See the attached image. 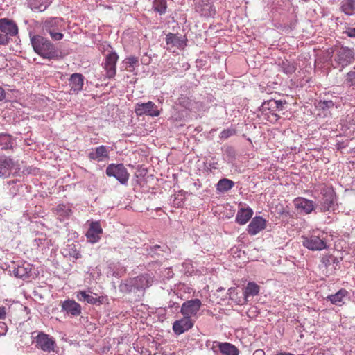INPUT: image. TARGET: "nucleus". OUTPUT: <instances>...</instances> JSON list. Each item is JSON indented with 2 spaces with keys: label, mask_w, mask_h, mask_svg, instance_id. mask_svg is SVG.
<instances>
[{
  "label": "nucleus",
  "mask_w": 355,
  "mask_h": 355,
  "mask_svg": "<svg viewBox=\"0 0 355 355\" xmlns=\"http://www.w3.org/2000/svg\"><path fill=\"white\" fill-rule=\"evenodd\" d=\"M31 40L34 51L43 58L52 60L58 58L55 47L46 38L37 35L33 36Z\"/></svg>",
  "instance_id": "1"
},
{
  "label": "nucleus",
  "mask_w": 355,
  "mask_h": 355,
  "mask_svg": "<svg viewBox=\"0 0 355 355\" xmlns=\"http://www.w3.org/2000/svg\"><path fill=\"white\" fill-rule=\"evenodd\" d=\"M321 198L317 205L320 212L334 211L338 207L337 196L332 187H325L320 191Z\"/></svg>",
  "instance_id": "2"
},
{
  "label": "nucleus",
  "mask_w": 355,
  "mask_h": 355,
  "mask_svg": "<svg viewBox=\"0 0 355 355\" xmlns=\"http://www.w3.org/2000/svg\"><path fill=\"white\" fill-rule=\"evenodd\" d=\"M332 51L335 53L334 61L342 67L348 66L355 61V51L353 48L338 42L332 47Z\"/></svg>",
  "instance_id": "3"
},
{
  "label": "nucleus",
  "mask_w": 355,
  "mask_h": 355,
  "mask_svg": "<svg viewBox=\"0 0 355 355\" xmlns=\"http://www.w3.org/2000/svg\"><path fill=\"white\" fill-rule=\"evenodd\" d=\"M153 278L149 274H142L136 277L126 280V282L120 286L121 290L126 292H132L148 288L152 285Z\"/></svg>",
  "instance_id": "4"
},
{
  "label": "nucleus",
  "mask_w": 355,
  "mask_h": 355,
  "mask_svg": "<svg viewBox=\"0 0 355 355\" xmlns=\"http://www.w3.org/2000/svg\"><path fill=\"white\" fill-rule=\"evenodd\" d=\"M44 33H49L51 37L55 41L63 38V34L60 33L62 28V19L58 17L50 18L45 20L42 25Z\"/></svg>",
  "instance_id": "5"
},
{
  "label": "nucleus",
  "mask_w": 355,
  "mask_h": 355,
  "mask_svg": "<svg viewBox=\"0 0 355 355\" xmlns=\"http://www.w3.org/2000/svg\"><path fill=\"white\" fill-rule=\"evenodd\" d=\"M106 175L109 177H114L121 184L128 182L130 174L123 164H110L106 168Z\"/></svg>",
  "instance_id": "6"
},
{
  "label": "nucleus",
  "mask_w": 355,
  "mask_h": 355,
  "mask_svg": "<svg viewBox=\"0 0 355 355\" xmlns=\"http://www.w3.org/2000/svg\"><path fill=\"white\" fill-rule=\"evenodd\" d=\"M35 347L46 352H54L55 341L49 334L40 332L35 338Z\"/></svg>",
  "instance_id": "7"
},
{
  "label": "nucleus",
  "mask_w": 355,
  "mask_h": 355,
  "mask_svg": "<svg viewBox=\"0 0 355 355\" xmlns=\"http://www.w3.org/2000/svg\"><path fill=\"white\" fill-rule=\"evenodd\" d=\"M293 204L297 211L301 214H309L318 208L314 201L303 197L295 198Z\"/></svg>",
  "instance_id": "8"
},
{
  "label": "nucleus",
  "mask_w": 355,
  "mask_h": 355,
  "mask_svg": "<svg viewBox=\"0 0 355 355\" xmlns=\"http://www.w3.org/2000/svg\"><path fill=\"white\" fill-rule=\"evenodd\" d=\"M135 112L137 116H158L160 114L157 106L152 101L147 103H137L135 107Z\"/></svg>",
  "instance_id": "9"
},
{
  "label": "nucleus",
  "mask_w": 355,
  "mask_h": 355,
  "mask_svg": "<svg viewBox=\"0 0 355 355\" xmlns=\"http://www.w3.org/2000/svg\"><path fill=\"white\" fill-rule=\"evenodd\" d=\"M330 93H325L320 100L317 101L315 107L317 109L322 111L329 110L333 107L338 108L340 105V99L338 96H332L333 98H329Z\"/></svg>",
  "instance_id": "10"
},
{
  "label": "nucleus",
  "mask_w": 355,
  "mask_h": 355,
  "mask_svg": "<svg viewBox=\"0 0 355 355\" xmlns=\"http://www.w3.org/2000/svg\"><path fill=\"white\" fill-rule=\"evenodd\" d=\"M166 43L168 51L176 53L177 51L184 49L186 45V40L180 36L169 33L166 35Z\"/></svg>",
  "instance_id": "11"
},
{
  "label": "nucleus",
  "mask_w": 355,
  "mask_h": 355,
  "mask_svg": "<svg viewBox=\"0 0 355 355\" xmlns=\"http://www.w3.org/2000/svg\"><path fill=\"white\" fill-rule=\"evenodd\" d=\"M302 244L304 247L312 251H320L329 248L324 239H321L319 236L314 235L304 238Z\"/></svg>",
  "instance_id": "12"
},
{
  "label": "nucleus",
  "mask_w": 355,
  "mask_h": 355,
  "mask_svg": "<svg viewBox=\"0 0 355 355\" xmlns=\"http://www.w3.org/2000/svg\"><path fill=\"white\" fill-rule=\"evenodd\" d=\"M103 234V229L99 221H92L89 223V227L86 232V237L89 242L92 243H97Z\"/></svg>",
  "instance_id": "13"
},
{
  "label": "nucleus",
  "mask_w": 355,
  "mask_h": 355,
  "mask_svg": "<svg viewBox=\"0 0 355 355\" xmlns=\"http://www.w3.org/2000/svg\"><path fill=\"white\" fill-rule=\"evenodd\" d=\"M118 58L119 56L115 52L109 53L105 58L104 69L106 71V76L108 78H112L116 75V64L118 61Z\"/></svg>",
  "instance_id": "14"
},
{
  "label": "nucleus",
  "mask_w": 355,
  "mask_h": 355,
  "mask_svg": "<svg viewBox=\"0 0 355 355\" xmlns=\"http://www.w3.org/2000/svg\"><path fill=\"white\" fill-rule=\"evenodd\" d=\"M0 31L8 37H13L18 33V26L13 20L8 18H1L0 19Z\"/></svg>",
  "instance_id": "15"
},
{
  "label": "nucleus",
  "mask_w": 355,
  "mask_h": 355,
  "mask_svg": "<svg viewBox=\"0 0 355 355\" xmlns=\"http://www.w3.org/2000/svg\"><path fill=\"white\" fill-rule=\"evenodd\" d=\"M266 220L264 219L262 216H256L255 217L252 218V220L248 226V233L252 236L256 235L260 231L266 229Z\"/></svg>",
  "instance_id": "16"
},
{
  "label": "nucleus",
  "mask_w": 355,
  "mask_h": 355,
  "mask_svg": "<svg viewBox=\"0 0 355 355\" xmlns=\"http://www.w3.org/2000/svg\"><path fill=\"white\" fill-rule=\"evenodd\" d=\"M193 326V322L189 317L182 318L180 320H175L173 324V330L175 334L180 335L189 330Z\"/></svg>",
  "instance_id": "17"
},
{
  "label": "nucleus",
  "mask_w": 355,
  "mask_h": 355,
  "mask_svg": "<svg viewBox=\"0 0 355 355\" xmlns=\"http://www.w3.org/2000/svg\"><path fill=\"white\" fill-rule=\"evenodd\" d=\"M200 309V300H190L183 303L181 308V313L185 317L191 318L193 315H196Z\"/></svg>",
  "instance_id": "18"
},
{
  "label": "nucleus",
  "mask_w": 355,
  "mask_h": 355,
  "mask_svg": "<svg viewBox=\"0 0 355 355\" xmlns=\"http://www.w3.org/2000/svg\"><path fill=\"white\" fill-rule=\"evenodd\" d=\"M227 295H229L230 300L238 305L246 304L248 302L244 296L242 288L238 289L235 287H231L228 289Z\"/></svg>",
  "instance_id": "19"
},
{
  "label": "nucleus",
  "mask_w": 355,
  "mask_h": 355,
  "mask_svg": "<svg viewBox=\"0 0 355 355\" xmlns=\"http://www.w3.org/2000/svg\"><path fill=\"white\" fill-rule=\"evenodd\" d=\"M254 211L250 207L239 208L235 218V222L243 225L246 224L252 217Z\"/></svg>",
  "instance_id": "20"
},
{
  "label": "nucleus",
  "mask_w": 355,
  "mask_h": 355,
  "mask_svg": "<svg viewBox=\"0 0 355 355\" xmlns=\"http://www.w3.org/2000/svg\"><path fill=\"white\" fill-rule=\"evenodd\" d=\"M90 160L102 162L109 157L107 148L105 146H100L92 149L88 155Z\"/></svg>",
  "instance_id": "21"
},
{
  "label": "nucleus",
  "mask_w": 355,
  "mask_h": 355,
  "mask_svg": "<svg viewBox=\"0 0 355 355\" xmlns=\"http://www.w3.org/2000/svg\"><path fill=\"white\" fill-rule=\"evenodd\" d=\"M62 309L68 314L78 316L81 313V306L73 300H67L62 302Z\"/></svg>",
  "instance_id": "22"
},
{
  "label": "nucleus",
  "mask_w": 355,
  "mask_h": 355,
  "mask_svg": "<svg viewBox=\"0 0 355 355\" xmlns=\"http://www.w3.org/2000/svg\"><path fill=\"white\" fill-rule=\"evenodd\" d=\"M217 345L220 352L223 355H239V349L233 344L230 343H220L218 341L212 343V346Z\"/></svg>",
  "instance_id": "23"
},
{
  "label": "nucleus",
  "mask_w": 355,
  "mask_h": 355,
  "mask_svg": "<svg viewBox=\"0 0 355 355\" xmlns=\"http://www.w3.org/2000/svg\"><path fill=\"white\" fill-rule=\"evenodd\" d=\"M349 292L345 288H340L335 294L329 295L327 297V300L330 301L332 304L336 306H342L345 304L344 299L345 297H349Z\"/></svg>",
  "instance_id": "24"
},
{
  "label": "nucleus",
  "mask_w": 355,
  "mask_h": 355,
  "mask_svg": "<svg viewBox=\"0 0 355 355\" xmlns=\"http://www.w3.org/2000/svg\"><path fill=\"white\" fill-rule=\"evenodd\" d=\"M216 14V8L211 0H201V17L214 18Z\"/></svg>",
  "instance_id": "25"
},
{
  "label": "nucleus",
  "mask_w": 355,
  "mask_h": 355,
  "mask_svg": "<svg viewBox=\"0 0 355 355\" xmlns=\"http://www.w3.org/2000/svg\"><path fill=\"white\" fill-rule=\"evenodd\" d=\"M84 84V76L81 73H73L69 78V86L71 90L78 93L83 89Z\"/></svg>",
  "instance_id": "26"
},
{
  "label": "nucleus",
  "mask_w": 355,
  "mask_h": 355,
  "mask_svg": "<svg viewBox=\"0 0 355 355\" xmlns=\"http://www.w3.org/2000/svg\"><path fill=\"white\" fill-rule=\"evenodd\" d=\"M13 166L12 159L6 156H0V177H7Z\"/></svg>",
  "instance_id": "27"
},
{
  "label": "nucleus",
  "mask_w": 355,
  "mask_h": 355,
  "mask_svg": "<svg viewBox=\"0 0 355 355\" xmlns=\"http://www.w3.org/2000/svg\"><path fill=\"white\" fill-rule=\"evenodd\" d=\"M244 296L249 301L250 297L257 295L260 291V286L254 282H249L245 288H242Z\"/></svg>",
  "instance_id": "28"
},
{
  "label": "nucleus",
  "mask_w": 355,
  "mask_h": 355,
  "mask_svg": "<svg viewBox=\"0 0 355 355\" xmlns=\"http://www.w3.org/2000/svg\"><path fill=\"white\" fill-rule=\"evenodd\" d=\"M234 182L232 180L223 178L218 182L216 187L218 193H223L231 190L234 187Z\"/></svg>",
  "instance_id": "29"
},
{
  "label": "nucleus",
  "mask_w": 355,
  "mask_h": 355,
  "mask_svg": "<svg viewBox=\"0 0 355 355\" xmlns=\"http://www.w3.org/2000/svg\"><path fill=\"white\" fill-rule=\"evenodd\" d=\"M278 66L281 68L282 71L287 75L294 73L297 69L296 64L286 59L279 61Z\"/></svg>",
  "instance_id": "30"
},
{
  "label": "nucleus",
  "mask_w": 355,
  "mask_h": 355,
  "mask_svg": "<svg viewBox=\"0 0 355 355\" xmlns=\"http://www.w3.org/2000/svg\"><path fill=\"white\" fill-rule=\"evenodd\" d=\"M52 0H28V5L33 10L42 12L51 3Z\"/></svg>",
  "instance_id": "31"
},
{
  "label": "nucleus",
  "mask_w": 355,
  "mask_h": 355,
  "mask_svg": "<svg viewBox=\"0 0 355 355\" xmlns=\"http://www.w3.org/2000/svg\"><path fill=\"white\" fill-rule=\"evenodd\" d=\"M15 140L8 134H0V147L3 150L12 149Z\"/></svg>",
  "instance_id": "32"
},
{
  "label": "nucleus",
  "mask_w": 355,
  "mask_h": 355,
  "mask_svg": "<svg viewBox=\"0 0 355 355\" xmlns=\"http://www.w3.org/2000/svg\"><path fill=\"white\" fill-rule=\"evenodd\" d=\"M340 10L347 15L355 14V0H343Z\"/></svg>",
  "instance_id": "33"
},
{
  "label": "nucleus",
  "mask_w": 355,
  "mask_h": 355,
  "mask_svg": "<svg viewBox=\"0 0 355 355\" xmlns=\"http://www.w3.org/2000/svg\"><path fill=\"white\" fill-rule=\"evenodd\" d=\"M205 94L207 96L203 98V101L201 102V110L204 112H207L211 106L216 105L214 96L211 93L207 92L206 91Z\"/></svg>",
  "instance_id": "34"
},
{
  "label": "nucleus",
  "mask_w": 355,
  "mask_h": 355,
  "mask_svg": "<svg viewBox=\"0 0 355 355\" xmlns=\"http://www.w3.org/2000/svg\"><path fill=\"white\" fill-rule=\"evenodd\" d=\"M77 297L79 300L83 299L87 303L91 304H96L101 303V300H100L101 297H94L92 295L87 293V292L84 291H79L78 293Z\"/></svg>",
  "instance_id": "35"
},
{
  "label": "nucleus",
  "mask_w": 355,
  "mask_h": 355,
  "mask_svg": "<svg viewBox=\"0 0 355 355\" xmlns=\"http://www.w3.org/2000/svg\"><path fill=\"white\" fill-rule=\"evenodd\" d=\"M287 102L285 100H275L272 98L270 106V112L277 111H281L285 109V105Z\"/></svg>",
  "instance_id": "36"
},
{
  "label": "nucleus",
  "mask_w": 355,
  "mask_h": 355,
  "mask_svg": "<svg viewBox=\"0 0 355 355\" xmlns=\"http://www.w3.org/2000/svg\"><path fill=\"white\" fill-rule=\"evenodd\" d=\"M166 0H155L153 1L154 10L160 15L166 12Z\"/></svg>",
  "instance_id": "37"
},
{
  "label": "nucleus",
  "mask_w": 355,
  "mask_h": 355,
  "mask_svg": "<svg viewBox=\"0 0 355 355\" xmlns=\"http://www.w3.org/2000/svg\"><path fill=\"white\" fill-rule=\"evenodd\" d=\"M277 213L282 217L293 218L294 213H291L288 206L284 207L283 205H279L276 207Z\"/></svg>",
  "instance_id": "38"
},
{
  "label": "nucleus",
  "mask_w": 355,
  "mask_h": 355,
  "mask_svg": "<svg viewBox=\"0 0 355 355\" xmlns=\"http://www.w3.org/2000/svg\"><path fill=\"white\" fill-rule=\"evenodd\" d=\"M55 212L57 214L62 216H69L71 213V210L64 205L60 204L56 207Z\"/></svg>",
  "instance_id": "39"
},
{
  "label": "nucleus",
  "mask_w": 355,
  "mask_h": 355,
  "mask_svg": "<svg viewBox=\"0 0 355 355\" xmlns=\"http://www.w3.org/2000/svg\"><path fill=\"white\" fill-rule=\"evenodd\" d=\"M347 86L355 89V71H351L347 73L345 81Z\"/></svg>",
  "instance_id": "40"
},
{
  "label": "nucleus",
  "mask_w": 355,
  "mask_h": 355,
  "mask_svg": "<svg viewBox=\"0 0 355 355\" xmlns=\"http://www.w3.org/2000/svg\"><path fill=\"white\" fill-rule=\"evenodd\" d=\"M272 99L264 101L261 106L258 107V112H260L262 114L266 115L270 112V103Z\"/></svg>",
  "instance_id": "41"
},
{
  "label": "nucleus",
  "mask_w": 355,
  "mask_h": 355,
  "mask_svg": "<svg viewBox=\"0 0 355 355\" xmlns=\"http://www.w3.org/2000/svg\"><path fill=\"white\" fill-rule=\"evenodd\" d=\"M13 272L15 277L24 278L28 276V270L26 268L19 266L14 270Z\"/></svg>",
  "instance_id": "42"
},
{
  "label": "nucleus",
  "mask_w": 355,
  "mask_h": 355,
  "mask_svg": "<svg viewBox=\"0 0 355 355\" xmlns=\"http://www.w3.org/2000/svg\"><path fill=\"white\" fill-rule=\"evenodd\" d=\"M124 62L128 64V70L132 71L135 69V65L139 64V59L135 56H130L127 58Z\"/></svg>",
  "instance_id": "43"
},
{
  "label": "nucleus",
  "mask_w": 355,
  "mask_h": 355,
  "mask_svg": "<svg viewBox=\"0 0 355 355\" xmlns=\"http://www.w3.org/2000/svg\"><path fill=\"white\" fill-rule=\"evenodd\" d=\"M236 130L233 128L224 129L220 135V138L223 140L228 139L230 137L236 135Z\"/></svg>",
  "instance_id": "44"
},
{
  "label": "nucleus",
  "mask_w": 355,
  "mask_h": 355,
  "mask_svg": "<svg viewBox=\"0 0 355 355\" xmlns=\"http://www.w3.org/2000/svg\"><path fill=\"white\" fill-rule=\"evenodd\" d=\"M69 253L71 257L74 258L75 259H78L80 258L81 255L78 250H76V246L74 245H70L68 246Z\"/></svg>",
  "instance_id": "45"
},
{
  "label": "nucleus",
  "mask_w": 355,
  "mask_h": 355,
  "mask_svg": "<svg viewBox=\"0 0 355 355\" xmlns=\"http://www.w3.org/2000/svg\"><path fill=\"white\" fill-rule=\"evenodd\" d=\"M343 34L346 35L349 37L355 38V24L345 27V30Z\"/></svg>",
  "instance_id": "46"
},
{
  "label": "nucleus",
  "mask_w": 355,
  "mask_h": 355,
  "mask_svg": "<svg viewBox=\"0 0 355 355\" xmlns=\"http://www.w3.org/2000/svg\"><path fill=\"white\" fill-rule=\"evenodd\" d=\"M333 259L332 254H324L321 257L320 262L326 267L328 268L331 264V259Z\"/></svg>",
  "instance_id": "47"
},
{
  "label": "nucleus",
  "mask_w": 355,
  "mask_h": 355,
  "mask_svg": "<svg viewBox=\"0 0 355 355\" xmlns=\"http://www.w3.org/2000/svg\"><path fill=\"white\" fill-rule=\"evenodd\" d=\"M216 164L217 163L213 162L209 163L208 164L207 162H203V166H204V173H207V175H209L211 173V169H216Z\"/></svg>",
  "instance_id": "48"
},
{
  "label": "nucleus",
  "mask_w": 355,
  "mask_h": 355,
  "mask_svg": "<svg viewBox=\"0 0 355 355\" xmlns=\"http://www.w3.org/2000/svg\"><path fill=\"white\" fill-rule=\"evenodd\" d=\"M266 115L268 116V121H270L271 123H275L278 121L279 119H280V116L275 112H269V114Z\"/></svg>",
  "instance_id": "49"
},
{
  "label": "nucleus",
  "mask_w": 355,
  "mask_h": 355,
  "mask_svg": "<svg viewBox=\"0 0 355 355\" xmlns=\"http://www.w3.org/2000/svg\"><path fill=\"white\" fill-rule=\"evenodd\" d=\"M10 42V38L4 34H0V45H7Z\"/></svg>",
  "instance_id": "50"
},
{
  "label": "nucleus",
  "mask_w": 355,
  "mask_h": 355,
  "mask_svg": "<svg viewBox=\"0 0 355 355\" xmlns=\"http://www.w3.org/2000/svg\"><path fill=\"white\" fill-rule=\"evenodd\" d=\"M342 257L339 259L338 257L333 256V259H331V263L335 265L334 269H340V260H342Z\"/></svg>",
  "instance_id": "51"
},
{
  "label": "nucleus",
  "mask_w": 355,
  "mask_h": 355,
  "mask_svg": "<svg viewBox=\"0 0 355 355\" xmlns=\"http://www.w3.org/2000/svg\"><path fill=\"white\" fill-rule=\"evenodd\" d=\"M6 308L5 306H0V320L6 319Z\"/></svg>",
  "instance_id": "52"
},
{
  "label": "nucleus",
  "mask_w": 355,
  "mask_h": 355,
  "mask_svg": "<svg viewBox=\"0 0 355 355\" xmlns=\"http://www.w3.org/2000/svg\"><path fill=\"white\" fill-rule=\"evenodd\" d=\"M0 334H5L7 331V325L5 322H0Z\"/></svg>",
  "instance_id": "53"
},
{
  "label": "nucleus",
  "mask_w": 355,
  "mask_h": 355,
  "mask_svg": "<svg viewBox=\"0 0 355 355\" xmlns=\"http://www.w3.org/2000/svg\"><path fill=\"white\" fill-rule=\"evenodd\" d=\"M214 341H210V340H207L206 341V347H207V349H214L216 347H218L217 345L215 344V346H212V343H214Z\"/></svg>",
  "instance_id": "54"
},
{
  "label": "nucleus",
  "mask_w": 355,
  "mask_h": 355,
  "mask_svg": "<svg viewBox=\"0 0 355 355\" xmlns=\"http://www.w3.org/2000/svg\"><path fill=\"white\" fill-rule=\"evenodd\" d=\"M203 291H205V298L207 300L208 299V297L209 296V294L208 293H209V285H206L205 286L203 287Z\"/></svg>",
  "instance_id": "55"
},
{
  "label": "nucleus",
  "mask_w": 355,
  "mask_h": 355,
  "mask_svg": "<svg viewBox=\"0 0 355 355\" xmlns=\"http://www.w3.org/2000/svg\"><path fill=\"white\" fill-rule=\"evenodd\" d=\"M6 97L5 90L0 86V101H3Z\"/></svg>",
  "instance_id": "56"
},
{
  "label": "nucleus",
  "mask_w": 355,
  "mask_h": 355,
  "mask_svg": "<svg viewBox=\"0 0 355 355\" xmlns=\"http://www.w3.org/2000/svg\"><path fill=\"white\" fill-rule=\"evenodd\" d=\"M295 22H291L289 25L288 26H285L284 28H286L287 30H290V31H292L295 28Z\"/></svg>",
  "instance_id": "57"
},
{
  "label": "nucleus",
  "mask_w": 355,
  "mask_h": 355,
  "mask_svg": "<svg viewBox=\"0 0 355 355\" xmlns=\"http://www.w3.org/2000/svg\"><path fill=\"white\" fill-rule=\"evenodd\" d=\"M345 147H346V145L344 144V142H338L336 144L337 150H340V149L345 148Z\"/></svg>",
  "instance_id": "58"
},
{
  "label": "nucleus",
  "mask_w": 355,
  "mask_h": 355,
  "mask_svg": "<svg viewBox=\"0 0 355 355\" xmlns=\"http://www.w3.org/2000/svg\"><path fill=\"white\" fill-rule=\"evenodd\" d=\"M253 355H265V352L262 349H257L253 353Z\"/></svg>",
  "instance_id": "59"
},
{
  "label": "nucleus",
  "mask_w": 355,
  "mask_h": 355,
  "mask_svg": "<svg viewBox=\"0 0 355 355\" xmlns=\"http://www.w3.org/2000/svg\"><path fill=\"white\" fill-rule=\"evenodd\" d=\"M204 272H207V268H201V271H200V273L201 275Z\"/></svg>",
  "instance_id": "60"
},
{
  "label": "nucleus",
  "mask_w": 355,
  "mask_h": 355,
  "mask_svg": "<svg viewBox=\"0 0 355 355\" xmlns=\"http://www.w3.org/2000/svg\"><path fill=\"white\" fill-rule=\"evenodd\" d=\"M332 96H334L333 94L330 93V96H329V98H333Z\"/></svg>",
  "instance_id": "61"
},
{
  "label": "nucleus",
  "mask_w": 355,
  "mask_h": 355,
  "mask_svg": "<svg viewBox=\"0 0 355 355\" xmlns=\"http://www.w3.org/2000/svg\"><path fill=\"white\" fill-rule=\"evenodd\" d=\"M202 26H203L204 28H207V24H203Z\"/></svg>",
  "instance_id": "62"
},
{
  "label": "nucleus",
  "mask_w": 355,
  "mask_h": 355,
  "mask_svg": "<svg viewBox=\"0 0 355 355\" xmlns=\"http://www.w3.org/2000/svg\"><path fill=\"white\" fill-rule=\"evenodd\" d=\"M247 140H248L250 144H252V141H251V139H250V138H247Z\"/></svg>",
  "instance_id": "63"
},
{
  "label": "nucleus",
  "mask_w": 355,
  "mask_h": 355,
  "mask_svg": "<svg viewBox=\"0 0 355 355\" xmlns=\"http://www.w3.org/2000/svg\"><path fill=\"white\" fill-rule=\"evenodd\" d=\"M222 290H223V288H218V289H217V291H222Z\"/></svg>",
  "instance_id": "64"
}]
</instances>
